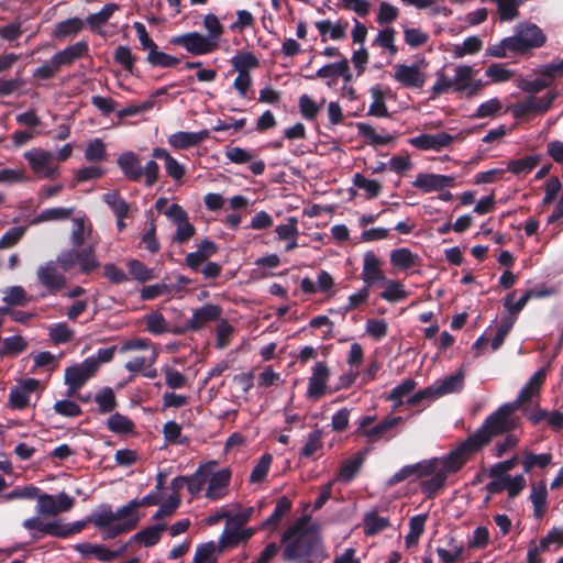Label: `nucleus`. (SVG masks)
I'll return each instance as SVG.
<instances>
[{"label": "nucleus", "mask_w": 563, "mask_h": 563, "mask_svg": "<svg viewBox=\"0 0 563 563\" xmlns=\"http://www.w3.org/2000/svg\"><path fill=\"white\" fill-rule=\"evenodd\" d=\"M280 544L286 562L305 559V562L321 563L328 558L320 530L310 523V516H301L289 526L282 534Z\"/></svg>", "instance_id": "nucleus-1"}, {"label": "nucleus", "mask_w": 563, "mask_h": 563, "mask_svg": "<svg viewBox=\"0 0 563 563\" xmlns=\"http://www.w3.org/2000/svg\"><path fill=\"white\" fill-rule=\"evenodd\" d=\"M516 405L510 402L503 405L492 413L485 421L484 426L475 433L470 435L467 440L460 443V465L463 459L484 446L492 437L507 432L517 427V420L512 417L516 411Z\"/></svg>", "instance_id": "nucleus-2"}, {"label": "nucleus", "mask_w": 563, "mask_h": 563, "mask_svg": "<svg viewBox=\"0 0 563 563\" xmlns=\"http://www.w3.org/2000/svg\"><path fill=\"white\" fill-rule=\"evenodd\" d=\"M545 42V35L536 24L518 27L514 36H509L487 48V55L503 58L508 52L525 53L528 49L540 47Z\"/></svg>", "instance_id": "nucleus-3"}, {"label": "nucleus", "mask_w": 563, "mask_h": 563, "mask_svg": "<svg viewBox=\"0 0 563 563\" xmlns=\"http://www.w3.org/2000/svg\"><path fill=\"white\" fill-rule=\"evenodd\" d=\"M117 164L124 177L130 181H140L142 176L145 177V186L152 187L158 180L159 166L152 159L146 163L145 167L141 166L139 156L132 152H123L117 159Z\"/></svg>", "instance_id": "nucleus-4"}, {"label": "nucleus", "mask_w": 563, "mask_h": 563, "mask_svg": "<svg viewBox=\"0 0 563 563\" xmlns=\"http://www.w3.org/2000/svg\"><path fill=\"white\" fill-rule=\"evenodd\" d=\"M56 263L64 272H69L79 265L80 272L86 275L100 266L93 245L64 251L57 256Z\"/></svg>", "instance_id": "nucleus-5"}, {"label": "nucleus", "mask_w": 563, "mask_h": 563, "mask_svg": "<svg viewBox=\"0 0 563 563\" xmlns=\"http://www.w3.org/2000/svg\"><path fill=\"white\" fill-rule=\"evenodd\" d=\"M99 362L95 357H88L79 364L66 367L64 380L68 386L66 395L75 397L78 390L97 373Z\"/></svg>", "instance_id": "nucleus-6"}, {"label": "nucleus", "mask_w": 563, "mask_h": 563, "mask_svg": "<svg viewBox=\"0 0 563 563\" xmlns=\"http://www.w3.org/2000/svg\"><path fill=\"white\" fill-rule=\"evenodd\" d=\"M170 44L184 47L188 53L195 56L210 54L218 49V42L208 38L199 32H188L181 35L173 36Z\"/></svg>", "instance_id": "nucleus-7"}, {"label": "nucleus", "mask_w": 563, "mask_h": 563, "mask_svg": "<svg viewBox=\"0 0 563 563\" xmlns=\"http://www.w3.org/2000/svg\"><path fill=\"white\" fill-rule=\"evenodd\" d=\"M456 471L457 448L450 451L448 459L444 460L441 467H439L432 475H430L429 478L421 481L420 487L422 493L429 497L437 494L438 490L444 485L448 473Z\"/></svg>", "instance_id": "nucleus-8"}, {"label": "nucleus", "mask_w": 563, "mask_h": 563, "mask_svg": "<svg viewBox=\"0 0 563 563\" xmlns=\"http://www.w3.org/2000/svg\"><path fill=\"white\" fill-rule=\"evenodd\" d=\"M32 172L41 178L53 179L57 175V165L53 164L54 154L43 148H31L23 154Z\"/></svg>", "instance_id": "nucleus-9"}, {"label": "nucleus", "mask_w": 563, "mask_h": 563, "mask_svg": "<svg viewBox=\"0 0 563 563\" xmlns=\"http://www.w3.org/2000/svg\"><path fill=\"white\" fill-rule=\"evenodd\" d=\"M554 98L555 95L553 93H548L541 98L529 96L525 100L511 106L510 110L512 115L517 119L531 114L544 113L551 108Z\"/></svg>", "instance_id": "nucleus-10"}, {"label": "nucleus", "mask_w": 563, "mask_h": 563, "mask_svg": "<svg viewBox=\"0 0 563 563\" xmlns=\"http://www.w3.org/2000/svg\"><path fill=\"white\" fill-rule=\"evenodd\" d=\"M329 377L330 369L327 364L324 362H317L308 380L307 397L313 400L322 398L325 394Z\"/></svg>", "instance_id": "nucleus-11"}, {"label": "nucleus", "mask_w": 563, "mask_h": 563, "mask_svg": "<svg viewBox=\"0 0 563 563\" xmlns=\"http://www.w3.org/2000/svg\"><path fill=\"white\" fill-rule=\"evenodd\" d=\"M37 279L51 294H56L62 290L67 283L64 274L59 273L56 263L47 262L45 265L40 266L37 269Z\"/></svg>", "instance_id": "nucleus-12"}, {"label": "nucleus", "mask_w": 563, "mask_h": 563, "mask_svg": "<svg viewBox=\"0 0 563 563\" xmlns=\"http://www.w3.org/2000/svg\"><path fill=\"white\" fill-rule=\"evenodd\" d=\"M22 526L29 531L32 541H38L44 536L59 538L58 519L45 521L41 517H31L25 519Z\"/></svg>", "instance_id": "nucleus-13"}, {"label": "nucleus", "mask_w": 563, "mask_h": 563, "mask_svg": "<svg viewBox=\"0 0 563 563\" xmlns=\"http://www.w3.org/2000/svg\"><path fill=\"white\" fill-rule=\"evenodd\" d=\"M222 312L221 306L206 303L194 310L192 317L189 319V328L195 332L200 331L210 322L219 321Z\"/></svg>", "instance_id": "nucleus-14"}, {"label": "nucleus", "mask_w": 563, "mask_h": 563, "mask_svg": "<svg viewBox=\"0 0 563 563\" xmlns=\"http://www.w3.org/2000/svg\"><path fill=\"white\" fill-rule=\"evenodd\" d=\"M380 266L382 263L373 251H368L364 254L361 275L364 286L371 288L377 283L386 280V276Z\"/></svg>", "instance_id": "nucleus-15"}, {"label": "nucleus", "mask_w": 563, "mask_h": 563, "mask_svg": "<svg viewBox=\"0 0 563 563\" xmlns=\"http://www.w3.org/2000/svg\"><path fill=\"white\" fill-rule=\"evenodd\" d=\"M342 77L345 82L351 81L352 74L350 71L349 60L346 57L341 58V60L327 64L319 68L316 74L313 75H306L305 78L309 80H314L317 78L320 79H333Z\"/></svg>", "instance_id": "nucleus-16"}, {"label": "nucleus", "mask_w": 563, "mask_h": 563, "mask_svg": "<svg viewBox=\"0 0 563 563\" xmlns=\"http://www.w3.org/2000/svg\"><path fill=\"white\" fill-rule=\"evenodd\" d=\"M453 140H454V137L446 132H440L437 134L423 133L418 136L410 137L408 140V143L411 146H413L418 150H422V151H427V150L440 151L441 148L450 145L453 142Z\"/></svg>", "instance_id": "nucleus-17"}, {"label": "nucleus", "mask_w": 563, "mask_h": 563, "mask_svg": "<svg viewBox=\"0 0 563 563\" xmlns=\"http://www.w3.org/2000/svg\"><path fill=\"white\" fill-rule=\"evenodd\" d=\"M224 155L231 163L234 164L242 165L251 163L249 168L255 176H260L265 172L264 161H253L254 155L245 148L239 146H227Z\"/></svg>", "instance_id": "nucleus-18"}, {"label": "nucleus", "mask_w": 563, "mask_h": 563, "mask_svg": "<svg viewBox=\"0 0 563 563\" xmlns=\"http://www.w3.org/2000/svg\"><path fill=\"white\" fill-rule=\"evenodd\" d=\"M231 481V472L229 468H222L218 472H211L209 479L207 481L208 487L206 490V497L210 500H219L223 498L228 493V487Z\"/></svg>", "instance_id": "nucleus-19"}, {"label": "nucleus", "mask_w": 563, "mask_h": 563, "mask_svg": "<svg viewBox=\"0 0 563 563\" xmlns=\"http://www.w3.org/2000/svg\"><path fill=\"white\" fill-rule=\"evenodd\" d=\"M394 78L404 87L422 88L426 82L424 75L417 65L398 64L395 66Z\"/></svg>", "instance_id": "nucleus-20"}, {"label": "nucleus", "mask_w": 563, "mask_h": 563, "mask_svg": "<svg viewBox=\"0 0 563 563\" xmlns=\"http://www.w3.org/2000/svg\"><path fill=\"white\" fill-rule=\"evenodd\" d=\"M547 377V368L538 369L521 388L517 399L511 405H516L518 409L521 405L530 401L534 397L539 396L540 388L543 385Z\"/></svg>", "instance_id": "nucleus-21"}, {"label": "nucleus", "mask_w": 563, "mask_h": 563, "mask_svg": "<svg viewBox=\"0 0 563 563\" xmlns=\"http://www.w3.org/2000/svg\"><path fill=\"white\" fill-rule=\"evenodd\" d=\"M209 137L208 130H201L198 132H176L168 137V144L174 150H188L190 147L199 145L201 142Z\"/></svg>", "instance_id": "nucleus-22"}, {"label": "nucleus", "mask_w": 563, "mask_h": 563, "mask_svg": "<svg viewBox=\"0 0 563 563\" xmlns=\"http://www.w3.org/2000/svg\"><path fill=\"white\" fill-rule=\"evenodd\" d=\"M453 177L421 173L416 177L412 185L413 187L421 189L423 192H432L437 190H442L446 187H451L453 186Z\"/></svg>", "instance_id": "nucleus-23"}, {"label": "nucleus", "mask_w": 563, "mask_h": 563, "mask_svg": "<svg viewBox=\"0 0 563 563\" xmlns=\"http://www.w3.org/2000/svg\"><path fill=\"white\" fill-rule=\"evenodd\" d=\"M88 51H89L88 43L85 41H80L73 45L67 46L63 51L55 53L52 56V62L60 68L62 66L73 64L76 59L86 55L88 53Z\"/></svg>", "instance_id": "nucleus-24"}, {"label": "nucleus", "mask_w": 563, "mask_h": 563, "mask_svg": "<svg viewBox=\"0 0 563 563\" xmlns=\"http://www.w3.org/2000/svg\"><path fill=\"white\" fill-rule=\"evenodd\" d=\"M217 466L216 461H210L206 464H201L191 476H187V489L190 495L197 496L209 479L212 470Z\"/></svg>", "instance_id": "nucleus-25"}, {"label": "nucleus", "mask_w": 563, "mask_h": 563, "mask_svg": "<svg viewBox=\"0 0 563 563\" xmlns=\"http://www.w3.org/2000/svg\"><path fill=\"white\" fill-rule=\"evenodd\" d=\"M402 420V417L399 416L385 417L376 426L367 429V431L364 432L363 438H366L367 442L374 443L380 440L387 432L398 426Z\"/></svg>", "instance_id": "nucleus-26"}, {"label": "nucleus", "mask_w": 563, "mask_h": 563, "mask_svg": "<svg viewBox=\"0 0 563 563\" xmlns=\"http://www.w3.org/2000/svg\"><path fill=\"white\" fill-rule=\"evenodd\" d=\"M85 26V22L80 18H70L55 24L52 36L55 40L63 41L67 37L77 35Z\"/></svg>", "instance_id": "nucleus-27"}, {"label": "nucleus", "mask_w": 563, "mask_h": 563, "mask_svg": "<svg viewBox=\"0 0 563 563\" xmlns=\"http://www.w3.org/2000/svg\"><path fill=\"white\" fill-rule=\"evenodd\" d=\"M165 530H167L166 523H156L136 532L131 538V541L141 543L147 548L153 547L159 542L162 532Z\"/></svg>", "instance_id": "nucleus-28"}, {"label": "nucleus", "mask_w": 563, "mask_h": 563, "mask_svg": "<svg viewBox=\"0 0 563 563\" xmlns=\"http://www.w3.org/2000/svg\"><path fill=\"white\" fill-rule=\"evenodd\" d=\"M366 452L367 450L365 452L360 451L352 459L345 460L339 471L338 479L344 483L351 482L361 471Z\"/></svg>", "instance_id": "nucleus-29"}, {"label": "nucleus", "mask_w": 563, "mask_h": 563, "mask_svg": "<svg viewBox=\"0 0 563 563\" xmlns=\"http://www.w3.org/2000/svg\"><path fill=\"white\" fill-rule=\"evenodd\" d=\"M547 484L545 481H540L531 485L530 500L533 505V515L536 518H541L547 511Z\"/></svg>", "instance_id": "nucleus-30"}, {"label": "nucleus", "mask_w": 563, "mask_h": 563, "mask_svg": "<svg viewBox=\"0 0 563 563\" xmlns=\"http://www.w3.org/2000/svg\"><path fill=\"white\" fill-rule=\"evenodd\" d=\"M538 73L540 74L539 78L533 80L521 79L518 87L526 92L537 93L551 86L554 79L550 71H547V66H542Z\"/></svg>", "instance_id": "nucleus-31"}, {"label": "nucleus", "mask_w": 563, "mask_h": 563, "mask_svg": "<svg viewBox=\"0 0 563 563\" xmlns=\"http://www.w3.org/2000/svg\"><path fill=\"white\" fill-rule=\"evenodd\" d=\"M473 74L472 67L460 66V92L472 96L484 87V82L481 79H475Z\"/></svg>", "instance_id": "nucleus-32"}, {"label": "nucleus", "mask_w": 563, "mask_h": 563, "mask_svg": "<svg viewBox=\"0 0 563 563\" xmlns=\"http://www.w3.org/2000/svg\"><path fill=\"white\" fill-rule=\"evenodd\" d=\"M356 129L358 134L366 140V143L373 146L386 145L396 140L394 135L377 134L372 125L364 122H357Z\"/></svg>", "instance_id": "nucleus-33"}, {"label": "nucleus", "mask_w": 563, "mask_h": 563, "mask_svg": "<svg viewBox=\"0 0 563 563\" xmlns=\"http://www.w3.org/2000/svg\"><path fill=\"white\" fill-rule=\"evenodd\" d=\"M419 256L413 254L407 247L393 250L390 253V263L399 269H409L418 264Z\"/></svg>", "instance_id": "nucleus-34"}, {"label": "nucleus", "mask_w": 563, "mask_h": 563, "mask_svg": "<svg viewBox=\"0 0 563 563\" xmlns=\"http://www.w3.org/2000/svg\"><path fill=\"white\" fill-rule=\"evenodd\" d=\"M364 533L366 536H375L390 526L387 517H382L376 510H372L364 516L363 519Z\"/></svg>", "instance_id": "nucleus-35"}, {"label": "nucleus", "mask_w": 563, "mask_h": 563, "mask_svg": "<svg viewBox=\"0 0 563 563\" xmlns=\"http://www.w3.org/2000/svg\"><path fill=\"white\" fill-rule=\"evenodd\" d=\"M93 400L98 405V411L101 415H107L118 407V400L115 394L111 387H102L93 397Z\"/></svg>", "instance_id": "nucleus-36"}, {"label": "nucleus", "mask_w": 563, "mask_h": 563, "mask_svg": "<svg viewBox=\"0 0 563 563\" xmlns=\"http://www.w3.org/2000/svg\"><path fill=\"white\" fill-rule=\"evenodd\" d=\"M107 428L117 434L125 435L134 432V422L126 416L114 412L107 419Z\"/></svg>", "instance_id": "nucleus-37"}, {"label": "nucleus", "mask_w": 563, "mask_h": 563, "mask_svg": "<svg viewBox=\"0 0 563 563\" xmlns=\"http://www.w3.org/2000/svg\"><path fill=\"white\" fill-rule=\"evenodd\" d=\"M291 508V500L286 496H282L280 498L277 499L272 515L263 522V527L276 528L282 521L283 517L290 512Z\"/></svg>", "instance_id": "nucleus-38"}, {"label": "nucleus", "mask_w": 563, "mask_h": 563, "mask_svg": "<svg viewBox=\"0 0 563 563\" xmlns=\"http://www.w3.org/2000/svg\"><path fill=\"white\" fill-rule=\"evenodd\" d=\"M427 519V515H417L410 518L409 532L405 538V543L407 548H411L418 544L419 539L424 531Z\"/></svg>", "instance_id": "nucleus-39"}, {"label": "nucleus", "mask_w": 563, "mask_h": 563, "mask_svg": "<svg viewBox=\"0 0 563 563\" xmlns=\"http://www.w3.org/2000/svg\"><path fill=\"white\" fill-rule=\"evenodd\" d=\"M102 200L109 206L117 218H128L130 206L118 191L104 194Z\"/></svg>", "instance_id": "nucleus-40"}, {"label": "nucleus", "mask_w": 563, "mask_h": 563, "mask_svg": "<svg viewBox=\"0 0 563 563\" xmlns=\"http://www.w3.org/2000/svg\"><path fill=\"white\" fill-rule=\"evenodd\" d=\"M140 520H141V517H133V518H129L128 520L119 522V523L109 525L107 528L102 529L103 530L102 539L110 540V539H114L115 537H118L122 533L130 532L139 526Z\"/></svg>", "instance_id": "nucleus-41"}, {"label": "nucleus", "mask_w": 563, "mask_h": 563, "mask_svg": "<svg viewBox=\"0 0 563 563\" xmlns=\"http://www.w3.org/2000/svg\"><path fill=\"white\" fill-rule=\"evenodd\" d=\"M231 64L239 74H250L249 70L258 67L260 62L252 52H244L233 56Z\"/></svg>", "instance_id": "nucleus-42"}, {"label": "nucleus", "mask_w": 563, "mask_h": 563, "mask_svg": "<svg viewBox=\"0 0 563 563\" xmlns=\"http://www.w3.org/2000/svg\"><path fill=\"white\" fill-rule=\"evenodd\" d=\"M75 550L82 556L95 555L101 562H109V559L111 558L110 550L103 544L82 542L76 544Z\"/></svg>", "instance_id": "nucleus-43"}, {"label": "nucleus", "mask_w": 563, "mask_h": 563, "mask_svg": "<svg viewBox=\"0 0 563 563\" xmlns=\"http://www.w3.org/2000/svg\"><path fill=\"white\" fill-rule=\"evenodd\" d=\"M385 290L379 294V297L388 302H399L407 298L408 294L401 283L391 279L384 280Z\"/></svg>", "instance_id": "nucleus-44"}, {"label": "nucleus", "mask_w": 563, "mask_h": 563, "mask_svg": "<svg viewBox=\"0 0 563 563\" xmlns=\"http://www.w3.org/2000/svg\"><path fill=\"white\" fill-rule=\"evenodd\" d=\"M119 9L115 3H107L97 13H91L86 18V23L91 30H96L101 25L106 24L113 13Z\"/></svg>", "instance_id": "nucleus-45"}, {"label": "nucleus", "mask_w": 563, "mask_h": 563, "mask_svg": "<svg viewBox=\"0 0 563 563\" xmlns=\"http://www.w3.org/2000/svg\"><path fill=\"white\" fill-rule=\"evenodd\" d=\"M532 296L533 290H527L518 300H515V291L509 292L504 300V307L509 313L508 317L516 319L517 314L525 308Z\"/></svg>", "instance_id": "nucleus-46"}, {"label": "nucleus", "mask_w": 563, "mask_h": 563, "mask_svg": "<svg viewBox=\"0 0 563 563\" xmlns=\"http://www.w3.org/2000/svg\"><path fill=\"white\" fill-rule=\"evenodd\" d=\"M435 399L457 390V372L431 384Z\"/></svg>", "instance_id": "nucleus-47"}, {"label": "nucleus", "mask_w": 563, "mask_h": 563, "mask_svg": "<svg viewBox=\"0 0 563 563\" xmlns=\"http://www.w3.org/2000/svg\"><path fill=\"white\" fill-rule=\"evenodd\" d=\"M126 266L132 278L139 283H145L155 278L154 269L147 267L139 260H130Z\"/></svg>", "instance_id": "nucleus-48"}, {"label": "nucleus", "mask_w": 563, "mask_h": 563, "mask_svg": "<svg viewBox=\"0 0 563 563\" xmlns=\"http://www.w3.org/2000/svg\"><path fill=\"white\" fill-rule=\"evenodd\" d=\"M353 185L358 189H363L367 194V198L373 199L380 195L383 186L377 180L367 179L364 175L356 173L353 176Z\"/></svg>", "instance_id": "nucleus-49"}, {"label": "nucleus", "mask_w": 563, "mask_h": 563, "mask_svg": "<svg viewBox=\"0 0 563 563\" xmlns=\"http://www.w3.org/2000/svg\"><path fill=\"white\" fill-rule=\"evenodd\" d=\"M539 156L530 155L516 161H511L506 169L515 175H525L530 173L539 164Z\"/></svg>", "instance_id": "nucleus-50"}, {"label": "nucleus", "mask_w": 563, "mask_h": 563, "mask_svg": "<svg viewBox=\"0 0 563 563\" xmlns=\"http://www.w3.org/2000/svg\"><path fill=\"white\" fill-rule=\"evenodd\" d=\"M144 322L146 330L154 335H159L169 331L166 319L158 311L144 316Z\"/></svg>", "instance_id": "nucleus-51"}, {"label": "nucleus", "mask_w": 563, "mask_h": 563, "mask_svg": "<svg viewBox=\"0 0 563 563\" xmlns=\"http://www.w3.org/2000/svg\"><path fill=\"white\" fill-rule=\"evenodd\" d=\"M74 331L68 327L66 322H59L54 324L49 329V339L55 345L64 344L73 340Z\"/></svg>", "instance_id": "nucleus-52"}, {"label": "nucleus", "mask_w": 563, "mask_h": 563, "mask_svg": "<svg viewBox=\"0 0 563 563\" xmlns=\"http://www.w3.org/2000/svg\"><path fill=\"white\" fill-rule=\"evenodd\" d=\"M163 435L168 443L186 445L189 442L187 437H181V427L173 420L163 426Z\"/></svg>", "instance_id": "nucleus-53"}, {"label": "nucleus", "mask_w": 563, "mask_h": 563, "mask_svg": "<svg viewBox=\"0 0 563 563\" xmlns=\"http://www.w3.org/2000/svg\"><path fill=\"white\" fill-rule=\"evenodd\" d=\"M146 60L153 67H165V68L174 67L180 62L179 58L158 51V47L154 48L152 52H148Z\"/></svg>", "instance_id": "nucleus-54"}, {"label": "nucleus", "mask_w": 563, "mask_h": 563, "mask_svg": "<svg viewBox=\"0 0 563 563\" xmlns=\"http://www.w3.org/2000/svg\"><path fill=\"white\" fill-rule=\"evenodd\" d=\"M323 432L320 429H314L308 435V439L300 451L301 457H311L318 450L322 448Z\"/></svg>", "instance_id": "nucleus-55"}, {"label": "nucleus", "mask_w": 563, "mask_h": 563, "mask_svg": "<svg viewBox=\"0 0 563 563\" xmlns=\"http://www.w3.org/2000/svg\"><path fill=\"white\" fill-rule=\"evenodd\" d=\"M272 455L268 453L263 454L257 461L256 465L253 467L250 482L251 483H261L265 479L268 474L271 464H272Z\"/></svg>", "instance_id": "nucleus-56"}, {"label": "nucleus", "mask_w": 563, "mask_h": 563, "mask_svg": "<svg viewBox=\"0 0 563 563\" xmlns=\"http://www.w3.org/2000/svg\"><path fill=\"white\" fill-rule=\"evenodd\" d=\"M113 59L121 65L128 73L133 74L135 56L130 47L120 45L115 48Z\"/></svg>", "instance_id": "nucleus-57"}, {"label": "nucleus", "mask_w": 563, "mask_h": 563, "mask_svg": "<svg viewBox=\"0 0 563 563\" xmlns=\"http://www.w3.org/2000/svg\"><path fill=\"white\" fill-rule=\"evenodd\" d=\"M234 329L233 327L229 323V321L227 319H220L218 324H217V329H216V334H217V341H216V346L217 349H225L229 344H230V341H231V335L233 333Z\"/></svg>", "instance_id": "nucleus-58"}, {"label": "nucleus", "mask_w": 563, "mask_h": 563, "mask_svg": "<svg viewBox=\"0 0 563 563\" xmlns=\"http://www.w3.org/2000/svg\"><path fill=\"white\" fill-rule=\"evenodd\" d=\"M417 383L412 378H406L401 384L395 386L388 396L389 400L396 401L397 405L402 404V398L408 396L416 387Z\"/></svg>", "instance_id": "nucleus-59"}, {"label": "nucleus", "mask_w": 563, "mask_h": 563, "mask_svg": "<svg viewBox=\"0 0 563 563\" xmlns=\"http://www.w3.org/2000/svg\"><path fill=\"white\" fill-rule=\"evenodd\" d=\"M444 460L432 459L430 461H422L417 464H412L413 475L418 478H424L432 475L439 467L442 466Z\"/></svg>", "instance_id": "nucleus-60"}, {"label": "nucleus", "mask_w": 563, "mask_h": 563, "mask_svg": "<svg viewBox=\"0 0 563 563\" xmlns=\"http://www.w3.org/2000/svg\"><path fill=\"white\" fill-rule=\"evenodd\" d=\"M299 110L303 119L314 120L320 111V106L308 95H302L299 98Z\"/></svg>", "instance_id": "nucleus-61"}, {"label": "nucleus", "mask_w": 563, "mask_h": 563, "mask_svg": "<svg viewBox=\"0 0 563 563\" xmlns=\"http://www.w3.org/2000/svg\"><path fill=\"white\" fill-rule=\"evenodd\" d=\"M88 521L98 529H104L115 521L114 511L111 510L110 506H104L100 511L92 514Z\"/></svg>", "instance_id": "nucleus-62"}, {"label": "nucleus", "mask_w": 563, "mask_h": 563, "mask_svg": "<svg viewBox=\"0 0 563 563\" xmlns=\"http://www.w3.org/2000/svg\"><path fill=\"white\" fill-rule=\"evenodd\" d=\"M366 333L375 341H380L388 333V324L384 319H367Z\"/></svg>", "instance_id": "nucleus-63"}, {"label": "nucleus", "mask_w": 563, "mask_h": 563, "mask_svg": "<svg viewBox=\"0 0 563 563\" xmlns=\"http://www.w3.org/2000/svg\"><path fill=\"white\" fill-rule=\"evenodd\" d=\"M106 145L100 139L90 141L85 150V158L88 162H101L106 157Z\"/></svg>", "instance_id": "nucleus-64"}]
</instances>
